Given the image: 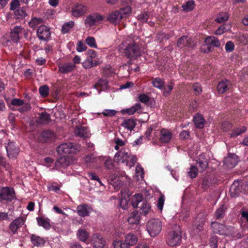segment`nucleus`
Segmentation results:
<instances>
[{"instance_id": "55", "label": "nucleus", "mask_w": 248, "mask_h": 248, "mask_svg": "<svg viewBox=\"0 0 248 248\" xmlns=\"http://www.w3.org/2000/svg\"><path fill=\"white\" fill-rule=\"evenodd\" d=\"M188 175L192 179L195 178L198 174V169L194 166H191L189 170L187 172Z\"/></svg>"}, {"instance_id": "10", "label": "nucleus", "mask_w": 248, "mask_h": 248, "mask_svg": "<svg viewBox=\"0 0 248 248\" xmlns=\"http://www.w3.org/2000/svg\"><path fill=\"white\" fill-rule=\"evenodd\" d=\"M196 46V43L189 36L184 35L181 37L178 40L177 46L181 49L186 47L194 48Z\"/></svg>"}, {"instance_id": "44", "label": "nucleus", "mask_w": 248, "mask_h": 248, "mask_svg": "<svg viewBox=\"0 0 248 248\" xmlns=\"http://www.w3.org/2000/svg\"><path fill=\"white\" fill-rule=\"evenodd\" d=\"M15 17L16 19H22L27 15L25 9L24 8H18L15 11Z\"/></svg>"}, {"instance_id": "36", "label": "nucleus", "mask_w": 248, "mask_h": 248, "mask_svg": "<svg viewBox=\"0 0 248 248\" xmlns=\"http://www.w3.org/2000/svg\"><path fill=\"white\" fill-rule=\"evenodd\" d=\"M204 42L205 44L211 45L213 47H219L220 46L219 40L214 36H207L205 38Z\"/></svg>"}, {"instance_id": "63", "label": "nucleus", "mask_w": 248, "mask_h": 248, "mask_svg": "<svg viewBox=\"0 0 248 248\" xmlns=\"http://www.w3.org/2000/svg\"><path fill=\"white\" fill-rule=\"evenodd\" d=\"M22 107L19 108L18 110V111L21 113H24L25 112H27L30 110L31 108V105L28 103H24V105L22 106Z\"/></svg>"}, {"instance_id": "38", "label": "nucleus", "mask_w": 248, "mask_h": 248, "mask_svg": "<svg viewBox=\"0 0 248 248\" xmlns=\"http://www.w3.org/2000/svg\"><path fill=\"white\" fill-rule=\"evenodd\" d=\"M36 220L39 226H42L46 230H49L50 228L51 225L49 219L38 217L36 218Z\"/></svg>"}, {"instance_id": "32", "label": "nucleus", "mask_w": 248, "mask_h": 248, "mask_svg": "<svg viewBox=\"0 0 248 248\" xmlns=\"http://www.w3.org/2000/svg\"><path fill=\"white\" fill-rule=\"evenodd\" d=\"M77 236L80 241L86 243L89 239V233L85 229L80 228L77 232Z\"/></svg>"}, {"instance_id": "30", "label": "nucleus", "mask_w": 248, "mask_h": 248, "mask_svg": "<svg viewBox=\"0 0 248 248\" xmlns=\"http://www.w3.org/2000/svg\"><path fill=\"white\" fill-rule=\"evenodd\" d=\"M195 127L197 128H202L205 121L203 117L199 113L196 114L193 119Z\"/></svg>"}, {"instance_id": "19", "label": "nucleus", "mask_w": 248, "mask_h": 248, "mask_svg": "<svg viewBox=\"0 0 248 248\" xmlns=\"http://www.w3.org/2000/svg\"><path fill=\"white\" fill-rule=\"evenodd\" d=\"M92 243L95 248H103L105 245V241L102 236L98 233L94 234L92 238Z\"/></svg>"}, {"instance_id": "16", "label": "nucleus", "mask_w": 248, "mask_h": 248, "mask_svg": "<svg viewBox=\"0 0 248 248\" xmlns=\"http://www.w3.org/2000/svg\"><path fill=\"white\" fill-rule=\"evenodd\" d=\"M7 155L10 158H16L19 152V148L14 142H10L6 147Z\"/></svg>"}, {"instance_id": "6", "label": "nucleus", "mask_w": 248, "mask_h": 248, "mask_svg": "<svg viewBox=\"0 0 248 248\" xmlns=\"http://www.w3.org/2000/svg\"><path fill=\"white\" fill-rule=\"evenodd\" d=\"M181 231L179 229L171 231L168 234L167 243L171 247L179 245L181 243Z\"/></svg>"}, {"instance_id": "40", "label": "nucleus", "mask_w": 248, "mask_h": 248, "mask_svg": "<svg viewBox=\"0 0 248 248\" xmlns=\"http://www.w3.org/2000/svg\"><path fill=\"white\" fill-rule=\"evenodd\" d=\"M229 14L227 12H220L217 15L215 21L218 23H223L229 19Z\"/></svg>"}, {"instance_id": "29", "label": "nucleus", "mask_w": 248, "mask_h": 248, "mask_svg": "<svg viewBox=\"0 0 248 248\" xmlns=\"http://www.w3.org/2000/svg\"><path fill=\"white\" fill-rule=\"evenodd\" d=\"M124 241L126 245L130 248L135 245L138 241V237L137 235L132 233H128L124 236Z\"/></svg>"}, {"instance_id": "59", "label": "nucleus", "mask_w": 248, "mask_h": 248, "mask_svg": "<svg viewBox=\"0 0 248 248\" xmlns=\"http://www.w3.org/2000/svg\"><path fill=\"white\" fill-rule=\"evenodd\" d=\"M225 50L227 52H231L234 49V44L231 41H228L225 46Z\"/></svg>"}, {"instance_id": "11", "label": "nucleus", "mask_w": 248, "mask_h": 248, "mask_svg": "<svg viewBox=\"0 0 248 248\" xmlns=\"http://www.w3.org/2000/svg\"><path fill=\"white\" fill-rule=\"evenodd\" d=\"M56 139V134L51 130H45L39 136V140L42 143H51Z\"/></svg>"}, {"instance_id": "22", "label": "nucleus", "mask_w": 248, "mask_h": 248, "mask_svg": "<svg viewBox=\"0 0 248 248\" xmlns=\"http://www.w3.org/2000/svg\"><path fill=\"white\" fill-rule=\"evenodd\" d=\"M75 134L76 136L81 138H88L90 135L89 129L86 127L80 125L76 126Z\"/></svg>"}, {"instance_id": "27", "label": "nucleus", "mask_w": 248, "mask_h": 248, "mask_svg": "<svg viewBox=\"0 0 248 248\" xmlns=\"http://www.w3.org/2000/svg\"><path fill=\"white\" fill-rule=\"evenodd\" d=\"M172 135L171 132L169 130L166 129H162L160 131L159 140L162 143H168L170 140Z\"/></svg>"}, {"instance_id": "43", "label": "nucleus", "mask_w": 248, "mask_h": 248, "mask_svg": "<svg viewBox=\"0 0 248 248\" xmlns=\"http://www.w3.org/2000/svg\"><path fill=\"white\" fill-rule=\"evenodd\" d=\"M195 6V2L193 0H190L186 1L182 5L183 10L186 12H190L193 10Z\"/></svg>"}, {"instance_id": "58", "label": "nucleus", "mask_w": 248, "mask_h": 248, "mask_svg": "<svg viewBox=\"0 0 248 248\" xmlns=\"http://www.w3.org/2000/svg\"><path fill=\"white\" fill-rule=\"evenodd\" d=\"M131 7L127 6L124 8H120L119 11L121 13L123 17L124 18L126 16L131 12Z\"/></svg>"}, {"instance_id": "54", "label": "nucleus", "mask_w": 248, "mask_h": 248, "mask_svg": "<svg viewBox=\"0 0 248 248\" xmlns=\"http://www.w3.org/2000/svg\"><path fill=\"white\" fill-rule=\"evenodd\" d=\"M237 40L242 45H246L248 42V34H241L237 36Z\"/></svg>"}, {"instance_id": "14", "label": "nucleus", "mask_w": 248, "mask_h": 248, "mask_svg": "<svg viewBox=\"0 0 248 248\" xmlns=\"http://www.w3.org/2000/svg\"><path fill=\"white\" fill-rule=\"evenodd\" d=\"M239 162V159L235 154L229 153L227 156L224 158L223 165L229 169L234 168Z\"/></svg>"}, {"instance_id": "15", "label": "nucleus", "mask_w": 248, "mask_h": 248, "mask_svg": "<svg viewBox=\"0 0 248 248\" xmlns=\"http://www.w3.org/2000/svg\"><path fill=\"white\" fill-rule=\"evenodd\" d=\"M209 158L205 155L204 153L200 154L197 157L195 161L200 171L202 172L206 169L209 165Z\"/></svg>"}, {"instance_id": "60", "label": "nucleus", "mask_w": 248, "mask_h": 248, "mask_svg": "<svg viewBox=\"0 0 248 248\" xmlns=\"http://www.w3.org/2000/svg\"><path fill=\"white\" fill-rule=\"evenodd\" d=\"M165 202V197L163 195L160 196L159 198L157 200V207L158 209L162 211L163 209V205Z\"/></svg>"}, {"instance_id": "52", "label": "nucleus", "mask_w": 248, "mask_h": 248, "mask_svg": "<svg viewBox=\"0 0 248 248\" xmlns=\"http://www.w3.org/2000/svg\"><path fill=\"white\" fill-rule=\"evenodd\" d=\"M140 108V104L139 103H136L131 108L126 109L125 111L129 115H132Z\"/></svg>"}, {"instance_id": "31", "label": "nucleus", "mask_w": 248, "mask_h": 248, "mask_svg": "<svg viewBox=\"0 0 248 248\" xmlns=\"http://www.w3.org/2000/svg\"><path fill=\"white\" fill-rule=\"evenodd\" d=\"M89 208V207L87 204H80L77 207V213L79 216L82 217L88 216L90 214Z\"/></svg>"}, {"instance_id": "35", "label": "nucleus", "mask_w": 248, "mask_h": 248, "mask_svg": "<svg viewBox=\"0 0 248 248\" xmlns=\"http://www.w3.org/2000/svg\"><path fill=\"white\" fill-rule=\"evenodd\" d=\"M136 125L135 120L133 119H128L124 120L121 125L130 131L134 129Z\"/></svg>"}, {"instance_id": "61", "label": "nucleus", "mask_w": 248, "mask_h": 248, "mask_svg": "<svg viewBox=\"0 0 248 248\" xmlns=\"http://www.w3.org/2000/svg\"><path fill=\"white\" fill-rule=\"evenodd\" d=\"M232 127V124L227 121L223 122L221 124V129L224 131H227L230 130Z\"/></svg>"}, {"instance_id": "48", "label": "nucleus", "mask_w": 248, "mask_h": 248, "mask_svg": "<svg viewBox=\"0 0 248 248\" xmlns=\"http://www.w3.org/2000/svg\"><path fill=\"white\" fill-rule=\"evenodd\" d=\"M47 187L49 191H53L58 194L61 192L60 186L56 182L48 185Z\"/></svg>"}, {"instance_id": "50", "label": "nucleus", "mask_w": 248, "mask_h": 248, "mask_svg": "<svg viewBox=\"0 0 248 248\" xmlns=\"http://www.w3.org/2000/svg\"><path fill=\"white\" fill-rule=\"evenodd\" d=\"M231 234H228L229 236H232L233 238L235 239H240L245 236L244 232L243 231L242 232H238L235 231V229L232 227L231 230Z\"/></svg>"}, {"instance_id": "53", "label": "nucleus", "mask_w": 248, "mask_h": 248, "mask_svg": "<svg viewBox=\"0 0 248 248\" xmlns=\"http://www.w3.org/2000/svg\"><path fill=\"white\" fill-rule=\"evenodd\" d=\"M74 23L73 21H69L65 23L62 27V32L63 33H67L70 29L74 26Z\"/></svg>"}, {"instance_id": "1", "label": "nucleus", "mask_w": 248, "mask_h": 248, "mask_svg": "<svg viewBox=\"0 0 248 248\" xmlns=\"http://www.w3.org/2000/svg\"><path fill=\"white\" fill-rule=\"evenodd\" d=\"M16 199V193L13 187H1L0 189V203H9Z\"/></svg>"}, {"instance_id": "7", "label": "nucleus", "mask_w": 248, "mask_h": 248, "mask_svg": "<svg viewBox=\"0 0 248 248\" xmlns=\"http://www.w3.org/2000/svg\"><path fill=\"white\" fill-rule=\"evenodd\" d=\"M36 34L41 41L48 42L51 39V33L50 28L45 25H41L38 27Z\"/></svg>"}, {"instance_id": "2", "label": "nucleus", "mask_w": 248, "mask_h": 248, "mask_svg": "<svg viewBox=\"0 0 248 248\" xmlns=\"http://www.w3.org/2000/svg\"><path fill=\"white\" fill-rule=\"evenodd\" d=\"M247 186L241 180H235L229 189V194L232 198H237L241 193L247 191Z\"/></svg>"}, {"instance_id": "41", "label": "nucleus", "mask_w": 248, "mask_h": 248, "mask_svg": "<svg viewBox=\"0 0 248 248\" xmlns=\"http://www.w3.org/2000/svg\"><path fill=\"white\" fill-rule=\"evenodd\" d=\"M142 201V196L140 194H136L132 199V205L134 208H137Z\"/></svg>"}, {"instance_id": "42", "label": "nucleus", "mask_w": 248, "mask_h": 248, "mask_svg": "<svg viewBox=\"0 0 248 248\" xmlns=\"http://www.w3.org/2000/svg\"><path fill=\"white\" fill-rule=\"evenodd\" d=\"M174 83L172 81H169L168 84L163 86V94L165 96H167L170 94V93L173 88Z\"/></svg>"}, {"instance_id": "13", "label": "nucleus", "mask_w": 248, "mask_h": 248, "mask_svg": "<svg viewBox=\"0 0 248 248\" xmlns=\"http://www.w3.org/2000/svg\"><path fill=\"white\" fill-rule=\"evenodd\" d=\"M25 219L24 217H20L13 220L9 225V229L11 234L14 235L18 233V230L25 223Z\"/></svg>"}, {"instance_id": "17", "label": "nucleus", "mask_w": 248, "mask_h": 248, "mask_svg": "<svg viewBox=\"0 0 248 248\" xmlns=\"http://www.w3.org/2000/svg\"><path fill=\"white\" fill-rule=\"evenodd\" d=\"M23 28L21 26H15L12 29H11L10 37L11 41L16 43L19 42L22 37Z\"/></svg>"}, {"instance_id": "23", "label": "nucleus", "mask_w": 248, "mask_h": 248, "mask_svg": "<svg viewBox=\"0 0 248 248\" xmlns=\"http://www.w3.org/2000/svg\"><path fill=\"white\" fill-rule=\"evenodd\" d=\"M139 208L141 215L146 216L152 211L151 203L147 200H142Z\"/></svg>"}, {"instance_id": "33", "label": "nucleus", "mask_w": 248, "mask_h": 248, "mask_svg": "<svg viewBox=\"0 0 248 248\" xmlns=\"http://www.w3.org/2000/svg\"><path fill=\"white\" fill-rule=\"evenodd\" d=\"M140 220V215L136 210L130 213L127 218V221L131 224H137L139 222Z\"/></svg>"}, {"instance_id": "4", "label": "nucleus", "mask_w": 248, "mask_h": 248, "mask_svg": "<svg viewBox=\"0 0 248 248\" xmlns=\"http://www.w3.org/2000/svg\"><path fill=\"white\" fill-rule=\"evenodd\" d=\"M80 150V146L71 142L64 143L59 145L58 151L60 154H76Z\"/></svg>"}, {"instance_id": "45", "label": "nucleus", "mask_w": 248, "mask_h": 248, "mask_svg": "<svg viewBox=\"0 0 248 248\" xmlns=\"http://www.w3.org/2000/svg\"><path fill=\"white\" fill-rule=\"evenodd\" d=\"M152 83L155 87L159 89H162L164 84V80L160 78H153Z\"/></svg>"}, {"instance_id": "39", "label": "nucleus", "mask_w": 248, "mask_h": 248, "mask_svg": "<svg viewBox=\"0 0 248 248\" xmlns=\"http://www.w3.org/2000/svg\"><path fill=\"white\" fill-rule=\"evenodd\" d=\"M43 20L41 17H32L31 20L29 22V26L32 28L35 29L37 28L39 25H43Z\"/></svg>"}, {"instance_id": "25", "label": "nucleus", "mask_w": 248, "mask_h": 248, "mask_svg": "<svg viewBox=\"0 0 248 248\" xmlns=\"http://www.w3.org/2000/svg\"><path fill=\"white\" fill-rule=\"evenodd\" d=\"M123 18L121 13L119 11H115L109 15L107 20L110 23L116 24L119 23Z\"/></svg>"}, {"instance_id": "62", "label": "nucleus", "mask_w": 248, "mask_h": 248, "mask_svg": "<svg viewBox=\"0 0 248 248\" xmlns=\"http://www.w3.org/2000/svg\"><path fill=\"white\" fill-rule=\"evenodd\" d=\"M82 66L85 69H90L93 67V60L87 58L86 60L82 63Z\"/></svg>"}, {"instance_id": "57", "label": "nucleus", "mask_w": 248, "mask_h": 248, "mask_svg": "<svg viewBox=\"0 0 248 248\" xmlns=\"http://www.w3.org/2000/svg\"><path fill=\"white\" fill-rule=\"evenodd\" d=\"M86 43L90 47L93 48H97V45L95 38L92 36H89L86 39Z\"/></svg>"}, {"instance_id": "37", "label": "nucleus", "mask_w": 248, "mask_h": 248, "mask_svg": "<svg viewBox=\"0 0 248 248\" xmlns=\"http://www.w3.org/2000/svg\"><path fill=\"white\" fill-rule=\"evenodd\" d=\"M213 178L210 176H205L203 178L202 183V187L205 190L210 187L213 183Z\"/></svg>"}, {"instance_id": "34", "label": "nucleus", "mask_w": 248, "mask_h": 248, "mask_svg": "<svg viewBox=\"0 0 248 248\" xmlns=\"http://www.w3.org/2000/svg\"><path fill=\"white\" fill-rule=\"evenodd\" d=\"M31 241L34 246L37 247H43L45 243V241L43 238L35 234H31Z\"/></svg>"}, {"instance_id": "47", "label": "nucleus", "mask_w": 248, "mask_h": 248, "mask_svg": "<svg viewBox=\"0 0 248 248\" xmlns=\"http://www.w3.org/2000/svg\"><path fill=\"white\" fill-rule=\"evenodd\" d=\"M103 160L104 161V165L107 169H111L114 166V161L109 157H102Z\"/></svg>"}, {"instance_id": "18", "label": "nucleus", "mask_w": 248, "mask_h": 248, "mask_svg": "<svg viewBox=\"0 0 248 248\" xmlns=\"http://www.w3.org/2000/svg\"><path fill=\"white\" fill-rule=\"evenodd\" d=\"M130 157V154L128 152H126L125 150H121L116 153L115 155V160L118 162H128L129 158Z\"/></svg>"}, {"instance_id": "49", "label": "nucleus", "mask_w": 248, "mask_h": 248, "mask_svg": "<svg viewBox=\"0 0 248 248\" xmlns=\"http://www.w3.org/2000/svg\"><path fill=\"white\" fill-rule=\"evenodd\" d=\"M114 248H129L124 240H115L113 242Z\"/></svg>"}, {"instance_id": "51", "label": "nucleus", "mask_w": 248, "mask_h": 248, "mask_svg": "<svg viewBox=\"0 0 248 248\" xmlns=\"http://www.w3.org/2000/svg\"><path fill=\"white\" fill-rule=\"evenodd\" d=\"M246 129H247L245 127L236 128L232 130V132L230 134V137L232 138L236 137L245 132L246 131Z\"/></svg>"}, {"instance_id": "26", "label": "nucleus", "mask_w": 248, "mask_h": 248, "mask_svg": "<svg viewBox=\"0 0 248 248\" xmlns=\"http://www.w3.org/2000/svg\"><path fill=\"white\" fill-rule=\"evenodd\" d=\"M87 10L86 6L81 4H77L73 8L72 13L73 16L79 17L84 14Z\"/></svg>"}, {"instance_id": "8", "label": "nucleus", "mask_w": 248, "mask_h": 248, "mask_svg": "<svg viewBox=\"0 0 248 248\" xmlns=\"http://www.w3.org/2000/svg\"><path fill=\"white\" fill-rule=\"evenodd\" d=\"M102 16L98 13H93L89 15L85 21L86 27L91 28L94 26L98 24L103 20Z\"/></svg>"}, {"instance_id": "56", "label": "nucleus", "mask_w": 248, "mask_h": 248, "mask_svg": "<svg viewBox=\"0 0 248 248\" xmlns=\"http://www.w3.org/2000/svg\"><path fill=\"white\" fill-rule=\"evenodd\" d=\"M150 14L148 12H144L138 16V19L142 23H146L147 22L149 18Z\"/></svg>"}, {"instance_id": "12", "label": "nucleus", "mask_w": 248, "mask_h": 248, "mask_svg": "<svg viewBox=\"0 0 248 248\" xmlns=\"http://www.w3.org/2000/svg\"><path fill=\"white\" fill-rule=\"evenodd\" d=\"M232 87V84L230 80L224 78L220 80L216 87L217 94L221 95L229 91Z\"/></svg>"}, {"instance_id": "24", "label": "nucleus", "mask_w": 248, "mask_h": 248, "mask_svg": "<svg viewBox=\"0 0 248 248\" xmlns=\"http://www.w3.org/2000/svg\"><path fill=\"white\" fill-rule=\"evenodd\" d=\"M227 206L225 204H221L214 213V217L217 220H221L225 215Z\"/></svg>"}, {"instance_id": "28", "label": "nucleus", "mask_w": 248, "mask_h": 248, "mask_svg": "<svg viewBox=\"0 0 248 248\" xmlns=\"http://www.w3.org/2000/svg\"><path fill=\"white\" fill-rule=\"evenodd\" d=\"M38 117L36 122L37 123L46 124L51 122L50 116L46 112H42L38 114Z\"/></svg>"}, {"instance_id": "3", "label": "nucleus", "mask_w": 248, "mask_h": 248, "mask_svg": "<svg viewBox=\"0 0 248 248\" xmlns=\"http://www.w3.org/2000/svg\"><path fill=\"white\" fill-rule=\"evenodd\" d=\"M147 230L152 237L157 235L162 230V223L156 218L149 220L147 223Z\"/></svg>"}, {"instance_id": "64", "label": "nucleus", "mask_w": 248, "mask_h": 248, "mask_svg": "<svg viewBox=\"0 0 248 248\" xmlns=\"http://www.w3.org/2000/svg\"><path fill=\"white\" fill-rule=\"evenodd\" d=\"M193 89L196 95H199L202 92L201 85L198 83H195L193 85Z\"/></svg>"}, {"instance_id": "5", "label": "nucleus", "mask_w": 248, "mask_h": 248, "mask_svg": "<svg viewBox=\"0 0 248 248\" xmlns=\"http://www.w3.org/2000/svg\"><path fill=\"white\" fill-rule=\"evenodd\" d=\"M211 227L214 233L219 235H228L231 234L230 232L231 230L232 229V226H227L215 221L212 222Z\"/></svg>"}, {"instance_id": "20", "label": "nucleus", "mask_w": 248, "mask_h": 248, "mask_svg": "<svg viewBox=\"0 0 248 248\" xmlns=\"http://www.w3.org/2000/svg\"><path fill=\"white\" fill-rule=\"evenodd\" d=\"M59 71L62 74H67L74 71L76 65L72 62H67L58 65Z\"/></svg>"}, {"instance_id": "21", "label": "nucleus", "mask_w": 248, "mask_h": 248, "mask_svg": "<svg viewBox=\"0 0 248 248\" xmlns=\"http://www.w3.org/2000/svg\"><path fill=\"white\" fill-rule=\"evenodd\" d=\"M70 164V159L69 157L64 156L60 157L55 162V167L58 169L62 168H65Z\"/></svg>"}, {"instance_id": "9", "label": "nucleus", "mask_w": 248, "mask_h": 248, "mask_svg": "<svg viewBox=\"0 0 248 248\" xmlns=\"http://www.w3.org/2000/svg\"><path fill=\"white\" fill-rule=\"evenodd\" d=\"M124 53L127 58L137 57L140 54L139 46L134 42L129 44L124 49Z\"/></svg>"}, {"instance_id": "46", "label": "nucleus", "mask_w": 248, "mask_h": 248, "mask_svg": "<svg viewBox=\"0 0 248 248\" xmlns=\"http://www.w3.org/2000/svg\"><path fill=\"white\" fill-rule=\"evenodd\" d=\"M49 89L47 85L41 86L39 88V92L40 95L44 98L47 97L49 94Z\"/></svg>"}]
</instances>
